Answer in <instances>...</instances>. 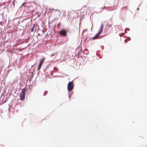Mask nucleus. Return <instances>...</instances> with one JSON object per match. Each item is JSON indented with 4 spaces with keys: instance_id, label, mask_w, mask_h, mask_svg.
I'll return each mask as SVG.
<instances>
[{
    "instance_id": "f03ea898",
    "label": "nucleus",
    "mask_w": 147,
    "mask_h": 147,
    "mask_svg": "<svg viewBox=\"0 0 147 147\" xmlns=\"http://www.w3.org/2000/svg\"><path fill=\"white\" fill-rule=\"evenodd\" d=\"M74 87V84H73V82L72 81L69 82L67 85V90L69 91H71Z\"/></svg>"
},
{
    "instance_id": "0eeeda50",
    "label": "nucleus",
    "mask_w": 147,
    "mask_h": 147,
    "mask_svg": "<svg viewBox=\"0 0 147 147\" xmlns=\"http://www.w3.org/2000/svg\"><path fill=\"white\" fill-rule=\"evenodd\" d=\"M35 26L34 25H33L32 27V28H30V31L31 32H33L34 31V28Z\"/></svg>"
},
{
    "instance_id": "9d476101",
    "label": "nucleus",
    "mask_w": 147,
    "mask_h": 147,
    "mask_svg": "<svg viewBox=\"0 0 147 147\" xmlns=\"http://www.w3.org/2000/svg\"><path fill=\"white\" fill-rule=\"evenodd\" d=\"M115 26H114L113 28H115Z\"/></svg>"
},
{
    "instance_id": "1a4fd4ad",
    "label": "nucleus",
    "mask_w": 147,
    "mask_h": 147,
    "mask_svg": "<svg viewBox=\"0 0 147 147\" xmlns=\"http://www.w3.org/2000/svg\"><path fill=\"white\" fill-rule=\"evenodd\" d=\"M18 45V44H16V45H15L14 46V47H16V46H17Z\"/></svg>"
},
{
    "instance_id": "f257e3e1",
    "label": "nucleus",
    "mask_w": 147,
    "mask_h": 147,
    "mask_svg": "<svg viewBox=\"0 0 147 147\" xmlns=\"http://www.w3.org/2000/svg\"><path fill=\"white\" fill-rule=\"evenodd\" d=\"M26 89L23 88L20 94V97L22 100H23L25 99V95L26 92Z\"/></svg>"
},
{
    "instance_id": "423d86ee",
    "label": "nucleus",
    "mask_w": 147,
    "mask_h": 147,
    "mask_svg": "<svg viewBox=\"0 0 147 147\" xmlns=\"http://www.w3.org/2000/svg\"><path fill=\"white\" fill-rule=\"evenodd\" d=\"M100 34L98 32L97 34H96L95 36H94L93 38V39H96L100 35Z\"/></svg>"
},
{
    "instance_id": "20e7f679",
    "label": "nucleus",
    "mask_w": 147,
    "mask_h": 147,
    "mask_svg": "<svg viewBox=\"0 0 147 147\" xmlns=\"http://www.w3.org/2000/svg\"><path fill=\"white\" fill-rule=\"evenodd\" d=\"M59 33L60 35L65 36L66 35L67 31L65 30H62L59 32Z\"/></svg>"
},
{
    "instance_id": "6e6552de",
    "label": "nucleus",
    "mask_w": 147,
    "mask_h": 147,
    "mask_svg": "<svg viewBox=\"0 0 147 147\" xmlns=\"http://www.w3.org/2000/svg\"><path fill=\"white\" fill-rule=\"evenodd\" d=\"M51 56L52 57L54 56H55V57H56L57 56V54H56V53H53L51 55Z\"/></svg>"
},
{
    "instance_id": "39448f33",
    "label": "nucleus",
    "mask_w": 147,
    "mask_h": 147,
    "mask_svg": "<svg viewBox=\"0 0 147 147\" xmlns=\"http://www.w3.org/2000/svg\"><path fill=\"white\" fill-rule=\"evenodd\" d=\"M103 24H102L100 26V27L99 28V31L98 32L100 34V33L102 32L103 30Z\"/></svg>"
},
{
    "instance_id": "7ed1b4c3",
    "label": "nucleus",
    "mask_w": 147,
    "mask_h": 147,
    "mask_svg": "<svg viewBox=\"0 0 147 147\" xmlns=\"http://www.w3.org/2000/svg\"><path fill=\"white\" fill-rule=\"evenodd\" d=\"M45 59V58H43L40 61L39 63V64L38 65V68H37L38 70H39L40 69V68H41V67L42 66V65Z\"/></svg>"
}]
</instances>
